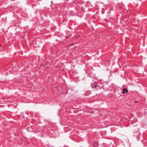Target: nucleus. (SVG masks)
<instances>
[{"instance_id": "f257e3e1", "label": "nucleus", "mask_w": 147, "mask_h": 147, "mask_svg": "<svg viewBox=\"0 0 147 147\" xmlns=\"http://www.w3.org/2000/svg\"><path fill=\"white\" fill-rule=\"evenodd\" d=\"M91 144L94 147H98V143L97 141L93 140L91 142Z\"/></svg>"}, {"instance_id": "f03ea898", "label": "nucleus", "mask_w": 147, "mask_h": 147, "mask_svg": "<svg viewBox=\"0 0 147 147\" xmlns=\"http://www.w3.org/2000/svg\"><path fill=\"white\" fill-rule=\"evenodd\" d=\"M91 86L92 88H95L97 87V84L95 82H93L91 84Z\"/></svg>"}, {"instance_id": "7ed1b4c3", "label": "nucleus", "mask_w": 147, "mask_h": 147, "mask_svg": "<svg viewBox=\"0 0 147 147\" xmlns=\"http://www.w3.org/2000/svg\"><path fill=\"white\" fill-rule=\"evenodd\" d=\"M123 93H127L128 92V90L125 88H124L123 90Z\"/></svg>"}, {"instance_id": "20e7f679", "label": "nucleus", "mask_w": 147, "mask_h": 147, "mask_svg": "<svg viewBox=\"0 0 147 147\" xmlns=\"http://www.w3.org/2000/svg\"><path fill=\"white\" fill-rule=\"evenodd\" d=\"M91 93V92L90 91H87L85 93V94L86 95H88V94L89 95Z\"/></svg>"}, {"instance_id": "39448f33", "label": "nucleus", "mask_w": 147, "mask_h": 147, "mask_svg": "<svg viewBox=\"0 0 147 147\" xmlns=\"http://www.w3.org/2000/svg\"><path fill=\"white\" fill-rule=\"evenodd\" d=\"M140 134H140V133H139V134H138V137H139V136H140Z\"/></svg>"}, {"instance_id": "423d86ee", "label": "nucleus", "mask_w": 147, "mask_h": 147, "mask_svg": "<svg viewBox=\"0 0 147 147\" xmlns=\"http://www.w3.org/2000/svg\"><path fill=\"white\" fill-rule=\"evenodd\" d=\"M137 101H135V103H137Z\"/></svg>"}, {"instance_id": "0eeeda50", "label": "nucleus", "mask_w": 147, "mask_h": 147, "mask_svg": "<svg viewBox=\"0 0 147 147\" xmlns=\"http://www.w3.org/2000/svg\"><path fill=\"white\" fill-rule=\"evenodd\" d=\"M53 3V1H52L51 2V3Z\"/></svg>"}, {"instance_id": "6e6552de", "label": "nucleus", "mask_w": 147, "mask_h": 147, "mask_svg": "<svg viewBox=\"0 0 147 147\" xmlns=\"http://www.w3.org/2000/svg\"><path fill=\"white\" fill-rule=\"evenodd\" d=\"M137 140H139V139H137Z\"/></svg>"}]
</instances>
